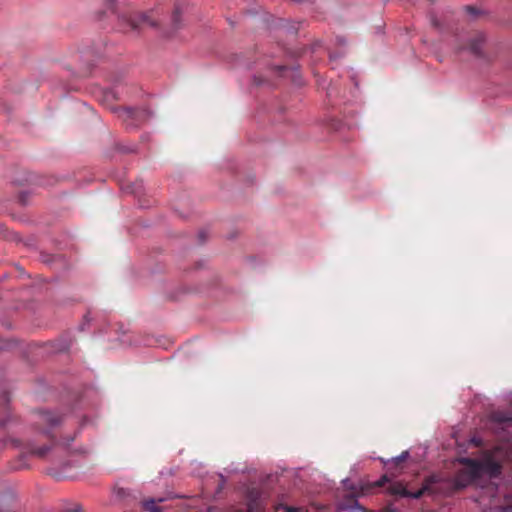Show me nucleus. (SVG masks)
<instances>
[{
	"instance_id": "14",
	"label": "nucleus",
	"mask_w": 512,
	"mask_h": 512,
	"mask_svg": "<svg viewBox=\"0 0 512 512\" xmlns=\"http://www.w3.org/2000/svg\"><path fill=\"white\" fill-rule=\"evenodd\" d=\"M79 511H80V507L78 505H76L73 509L66 510L65 512H79Z\"/></svg>"
},
{
	"instance_id": "3",
	"label": "nucleus",
	"mask_w": 512,
	"mask_h": 512,
	"mask_svg": "<svg viewBox=\"0 0 512 512\" xmlns=\"http://www.w3.org/2000/svg\"><path fill=\"white\" fill-rule=\"evenodd\" d=\"M123 22L127 25V28L131 31L140 29L142 26L154 27L157 22L147 13H136L129 16H123Z\"/></svg>"
},
{
	"instance_id": "9",
	"label": "nucleus",
	"mask_w": 512,
	"mask_h": 512,
	"mask_svg": "<svg viewBox=\"0 0 512 512\" xmlns=\"http://www.w3.org/2000/svg\"><path fill=\"white\" fill-rule=\"evenodd\" d=\"M180 15V9L176 7L172 15V24L175 29L180 27Z\"/></svg>"
},
{
	"instance_id": "4",
	"label": "nucleus",
	"mask_w": 512,
	"mask_h": 512,
	"mask_svg": "<svg viewBox=\"0 0 512 512\" xmlns=\"http://www.w3.org/2000/svg\"><path fill=\"white\" fill-rule=\"evenodd\" d=\"M484 42V36L482 34H477L473 39H471L468 49L469 51L476 57H482V44Z\"/></svg>"
},
{
	"instance_id": "10",
	"label": "nucleus",
	"mask_w": 512,
	"mask_h": 512,
	"mask_svg": "<svg viewBox=\"0 0 512 512\" xmlns=\"http://www.w3.org/2000/svg\"><path fill=\"white\" fill-rule=\"evenodd\" d=\"M408 455L409 453L407 451H404L401 453V455L394 458L393 463L395 464V466H399L401 463H403L407 459Z\"/></svg>"
},
{
	"instance_id": "8",
	"label": "nucleus",
	"mask_w": 512,
	"mask_h": 512,
	"mask_svg": "<svg viewBox=\"0 0 512 512\" xmlns=\"http://www.w3.org/2000/svg\"><path fill=\"white\" fill-rule=\"evenodd\" d=\"M392 494L405 496L407 491L401 484H393L389 487Z\"/></svg>"
},
{
	"instance_id": "13",
	"label": "nucleus",
	"mask_w": 512,
	"mask_h": 512,
	"mask_svg": "<svg viewBox=\"0 0 512 512\" xmlns=\"http://www.w3.org/2000/svg\"><path fill=\"white\" fill-rule=\"evenodd\" d=\"M273 69L275 71H277L278 73H282L283 71H285L287 69V67L286 66H275V67H273Z\"/></svg>"
},
{
	"instance_id": "1",
	"label": "nucleus",
	"mask_w": 512,
	"mask_h": 512,
	"mask_svg": "<svg viewBox=\"0 0 512 512\" xmlns=\"http://www.w3.org/2000/svg\"><path fill=\"white\" fill-rule=\"evenodd\" d=\"M460 462L464 467L455 476L457 488H464L469 484L476 483L483 475L496 477L501 473V465L493 460L480 462L474 459L462 458Z\"/></svg>"
},
{
	"instance_id": "12",
	"label": "nucleus",
	"mask_w": 512,
	"mask_h": 512,
	"mask_svg": "<svg viewBox=\"0 0 512 512\" xmlns=\"http://www.w3.org/2000/svg\"><path fill=\"white\" fill-rule=\"evenodd\" d=\"M287 512H305L304 508L286 507Z\"/></svg>"
},
{
	"instance_id": "2",
	"label": "nucleus",
	"mask_w": 512,
	"mask_h": 512,
	"mask_svg": "<svg viewBox=\"0 0 512 512\" xmlns=\"http://www.w3.org/2000/svg\"><path fill=\"white\" fill-rule=\"evenodd\" d=\"M34 416V427L54 443L56 438L54 431L62 423V416L58 412L50 410H39Z\"/></svg>"
},
{
	"instance_id": "7",
	"label": "nucleus",
	"mask_w": 512,
	"mask_h": 512,
	"mask_svg": "<svg viewBox=\"0 0 512 512\" xmlns=\"http://www.w3.org/2000/svg\"><path fill=\"white\" fill-rule=\"evenodd\" d=\"M121 117L124 119V120H127L128 118L129 119H136L138 117V112L135 111L134 109H130V108H125V109H122L121 110Z\"/></svg>"
},
{
	"instance_id": "6",
	"label": "nucleus",
	"mask_w": 512,
	"mask_h": 512,
	"mask_svg": "<svg viewBox=\"0 0 512 512\" xmlns=\"http://www.w3.org/2000/svg\"><path fill=\"white\" fill-rule=\"evenodd\" d=\"M163 499H158L157 501L155 499H149V500H146L144 501L143 503V507L150 511V512H158L159 511V508L157 507V502H162Z\"/></svg>"
},
{
	"instance_id": "5",
	"label": "nucleus",
	"mask_w": 512,
	"mask_h": 512,
	"mask_svg": "<svg viewBox=\"0 0 512 512\" xmlns=\"http://www.w3.org/2000/svg\"><path fill=\"white\" fill-rule=\"evenodd\" d=\"M50 450H51V445H43L41 447H36L32 443L29 444V452L32 455H35L39 458L45 457Z\"/></svg>"
},
{
	"instance_id": "15",
	"label": "nucleus",
	"mask_w": 512,
	"mask_h": 512,
	"mask_svg": "<svg viewBox=\"0 0 512 512\" xmlns=\"http://www.w3.org/2000/svg\"><path fill=\"white\" fill-rule=\"evenodd\" d=\"M118 494L122 496L124 494V489H119Z\"/></svg>"
},
{
	"instance_id": "11",
	"label": "nucleus",
	"mask_w": 512,
	"mask_h": 512,
	"mask_svg": "<svg viewBox=\"0 0 512 512\" xmlns=\"http://www.w3.org/2000/svg\"><path fill=\"white\" fill-rule=\"evenodd\" d=\"M389 481L388 477L386 475L382 476L380 480L376 481L374 483V486L376 487H382L385 483Z\"/></svg>"
},
{
	"instance_id": "16",
	"label": "nucleus",
	"mask_w": 512,
	"mask_h": 512,
	"mask_svg": "<svg viewBox=\"0 0 512 512\" xmlns=\"http://www.w3.org/2000/svg\"><path fill=\"white\" fill-rule=\"evenodd\" d=\"M467 10H468V11H470V12H474V8H473V7H471V6H468V7H467Z\"/></svg>"
}]
</instances>
